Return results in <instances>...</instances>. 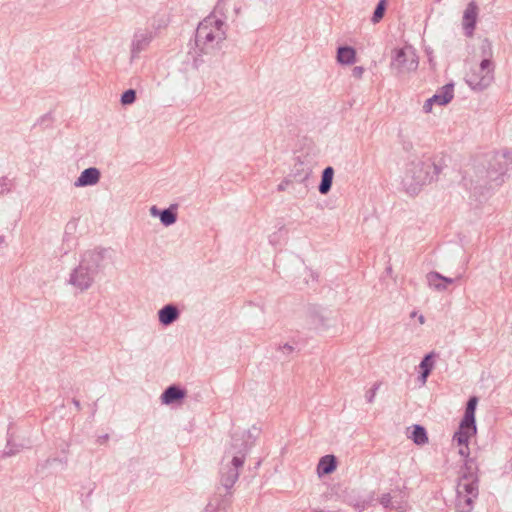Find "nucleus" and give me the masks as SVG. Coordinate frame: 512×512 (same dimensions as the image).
Returning a JSON list of instances; mask_svg holds the SVG:
<instances>
[{
  "label": "nucleus",
  "mask_w": 512,
  "mask_h": 512,
  "mask_svg": "<svg viewBox=\"0 0 512 512\" xmlns=\"http://www.w3.org/2000/svg\"><path fill=\"white\" fill-rule=\"evenodd\" d=\"M363 73H364V68L362 66H355L353 69H352V76L356 79H360L362 78L363 76Z\"/></svg>",
  "instance_id": "35"
},
{
  "label": "nucleus",
  "mask_w": 512,
  "mask_h": 512,
  "mask_svg": "<svg viewBox=\"0 0 512 512\" xmlns=\"http://www.w3.org/2000/svg\"><path fill=\"white\" fill-rule=\"evenodd\" d=\"M459 454H460V455H462V456H464V457H466V459H467V458H469V457H468V455H469V448H468V445H467V446H463L462 448H460V450H459Z\"/></svg>",
  "instance_id": "40"
},
{
  "label": "nucleus",
  "mask_w": 512,
  "mask_h": 512,
  "mask_svg": "<svg viewBox=\"0 0 512 512\" xmlns=\"http://www.w3.org/2000/svg\"><path fill=\"white\" fill-rule=\"evenodd\" d=\"M481 52H482V56H483V59L481 60L480 62V65L478 67L479 71L480 72H489L490 74L493 75L494 73V64L491 60V56H492V48H491V43L489 42L488 39H485L481 45Z\"/></svg>",
  "instance_id": "13"
},
{
  "label": "nucleus",
  "mask_w": 512,
  "mask_h": 512,
  "mask_svg": "<svg viewBox=\"0 0 512 512\" xmlns=\"http://www.w3.org/2000/svg\"><path fill=\"white\" fill-rule=\"evenodd\" d=\"M494 76L489 72H480L478 68L471 69L466 75L465 82L475 91H483L492 83Z\"/></svg>",
  "instance_id": "8"
},
{
  "label": "nucleus",
  "mask_w": 512,
  "mask_h": 512,
  "mask_svg": "<svg viewBox=\"0 0 512 512\" xmlns=\"http://www.w3.org/2000/svg\"><path fill=\"white\" fill-rule=\"evenodd\" d=\"M160 212H161V210L158 209L155 205L150 208V213H151L152 216H158L159 217V213Z\"/></svg>",
  "instance_id": "41"
},
{
  "label": "nucleus",
  "mask_w": 512,
  "mask_h": 512,
  "mask_svg": "<svg viewBox=\"0 0 512 512\" xmlns=\"http://www.w3.org/2000/svg\"><path fill=\"white\" fill-rule=\"evenodd\" d=\"M479 8L475 1H470L464 12L462 17V26L464 30V34L467 37H472L476 28L477 18H478Z\"/></svg>",
  "instance_id": "9"
},
{
  "label": "nucleus",
  "mask_w": 512,
  "mask_h": 512,
  "mask_svg": "<svg viewBox=\"0 0 512 512\" xmlns=\"http://www.w3.org/2000/svg\"><path fill=\"white\" fill-rule=\"evenodd\" d=\"M442 167L430 157H415L407 165L402 184L410 195L418 194L422 187L437 180Z\"/></svg>",
  "instance_id": "3"
},
{
  "label": "nucleus",
  "mask_w": 512,
  "mask_h": 512,
  "mask_svg": "<svg viewBox=\"0 0 512 512\" xmlns=\"http://www.w3.org/2000/svg\"><path fill=\"white\" fill-rule=\"evenodd\" d=\"M58 463L61 465V469H65L67 467V458H59V457H50L40 462L36 466V472L41 473L44 472L47 468L52 466L53 464Z\"/></svg>",
  "instance_id": "26"
},
{
  "label": "nucleus",
  "mask_w": 512,
  "mask_h": 512,
  "mask_svg": "<svg viewBox=\"0 0 512 512\" xmlns=\"http://www.w3.org/2000/svg\"><path fill=\"white\" fill-rule=\"evenodd\" d=\"M291 183V180L286 178L284 179L278 186H277V190L278 191H284L286 190L287 186Z\"/></svg>",
  "instance_id": "39"
},
{
  "label": "nucleus",
  "mask_w": 512,
  "mask_h": 512,
  "mask_svg": "<svg viewBox=\"0 0 512 512\" xmlns=\"http://www.w3.org/2000/svg\"><path fill=\"white\" fill-rule=\"evenodd\" d=\"M136 101V91L134 89H128L121 95L120 102L122 105H130Z\"/></svg>",
  "instance_id": "31"
},
{
  "label": "nucleus",
  "mask_w": 512,
  "mask_h": 512,
  "mask_svg": "<svg viewBox=\"0 0 512 512\" xmlns=\"http://www.w3.org/2000/svg\"><path fill=\"white\" fill-rule=\"evenodd\" d=\"M391 66L398 73L415 71L418 67V57L412 47L395 49Z\"/></svg>",
  "instance_id": "7"
},
{
  "label": "nucleus",
  "mask_w": 512,
  "mask_h": 512,
  "mask_svg": "<svg viewBox=\"0 0 512 512\" xmlns=\"http://www.w3.org/2000/svg\"><path fill=\"white\" fill-rule=\"evenodd\" d=\"M14 181L7 176L0 178V195L4 196L12 192Z\"/></svg>",
  "instance_id": "30"
},
{
  "label": "nucleus",
  "mask_w": 512,
  "mask_h": 512,
  "mask_svg": "<svg viewBox=\"0 0 512 512\" xmlns=\"http://www.w3.org/2000/svg\"><path fill=\"white\" fill-rule=\"evenodd\" d=\"M356 51L351 46H339L337 49V61L340 64L351 65L355 62Z\"/></svg>",
  "instance_id": "20"
},
{
  "label": "nucleus",
  "mask_w": 512,
  "mask_h": 512,
  "mask_svg": "<svg viewBox=\"0 0 512 512\" xmlns=\"http://www.w3.org/2000/svg\"><path fill=\"white\" fill-rule=\"evenodd\" d=\"M176 210V205H171L170 207L161 210V212L159 213V219L164 226H171L177 221Z\"/></svg>",
  "instance_id": "23"
},
{
  "label": "nucleus",
  "mask_w": 512,
  "mask_h": 512,
  "mask_svg": "<svg viewBox=\"0 0 512 512\" xmlns=\"http://www.w3.org/2000/svg\"><path fill=\"white\" fill-rule=\"evenodd\" d=\"M259 433V429L253 426L241 434H232L224 456V459L231 457V460L221 467L220 486L217 487L204 512H226L232 497L231 489L239 477L238 469L243 466L246 454L254 445Z\"/></svg>",
  "instance_id": "1"
},
{
  "label": "nucleus",
  "mask_w": 512,
  "mask_h": 512,
  "mask_svg": "<svg viewBox=\"0 0 512 512\" xmlns=\"http://www.w3.org/2000/svg\"><path fill=\"white\" fill-rule=\"evenodd\" d=\"M152 40V34L150 32H141L134 35L132 41L131 54L132 58L138 56V54L146 49Z\"/></svg>",
  "instance_id": "14"
},
{
  "label": "nucleus",
  "mask_w": 512,
  "mask_h": 512,
  "mask_svg": "<svg viewBox=\"0 0 512 512\" xmlns=\"http://www.w3.org/2000/svg\"><path fill=\"white\" fill-rule=\"evenodd\" d=\"M443 283L446 284L447 286L448 285H451L454 283V279L453 278H449V277H445L443 276V279H442Z\"/></svg>",
  "instance_id": "42"
},
{
  "label": "nucleus",
  "mask_w": 512,
  "mask_h": 512,
  "mask_svg": "<svg viewBox=\"0 0 512 512\" xmlns=\"http://www.w3.org/2000/svg\"><path fill=\"white\" fill-rule=\"evenodd\" d=\"M108 438H109L108 434L102 435V436L98 437L97 442L99 444H103L108 440Z\"/></svg>",
  "instance_id": "43"
},
{
  "label": "nucleus",
  "mask_w": 512,
  "mask_h": 512,
  "mask_svg": "<svg viewBox=\"0 0 512 512\" xmlns=\"http://www.w3.org/2000/svg\"><path fill=\"white\" fill-rule=\"evenodd\" d=\"M106 249H94L83 253L77 267L70 273L68 283L80 292L88 290L102 268Z\"/></svg>",
  "instance_id": "4"
},
{
  "label": "nucleus",
  "mask_w": 512,
  "mask_h": 512,
  "mask_svg": "<svg viewBox=\"0 0 512 512\" xmlns=\"http://www.w3.org/2000/svg\"><path fill=\"white\" fill-rule=\"evenodd\" d=\"M479 469L474 458H467L464 465L460 468L459 476H465L469 479L479 478Z\"/></svg>",
  "instance_id": "22"
},
{
  "label": "nucleus",
  "mask_w": 512,
  "mask_h": 512,
  "mask_svg": "<svg viewBox=\"0 0 512 512\" xmlns=\"http://www.w3.org/2000/svg\"><path fill=\"white\" fill-rule=\"evenodd\" d=\"M51 121H52L51 113H46L38 119L37 124L42 125V124L50 123Z\"/></svg>",
  "instance_id": "37"
},
{
  "label": "nucleus",
  "mask_w": 512,
  "mask_h": 512,
  "mask_svg": "<svg viewBox=\"0 0 512 512\" xmlns=\"http://www.w3.org/2000/svg\"><path fill=\"white\" fill-rule=\"evenodd\" d=\"M72 403L74 404L75 408L80 411L81 410V403L79 400H77L76 398H73L72 399Z\"/></svg>",
  "instance_id": "44"
},
{
  "label": "nucleus",
  "mask_w": 512,
  "mask_h": 512,
  "mask_svg": "<svg viewBox=\"0 0 512 512\" xmlns=\"http://www.w3.org/2000/svg\"><path fill=\"white\" fill-rule=\"evenodd\" d=\"M479 496V478L459 476L456 486V508L458 512H471Z\"/></svg>",
  "instance_id": "6"
},
{
  "label": "nucleus",
  "mask_w": 512,
  "mask_h": 512,
  "mask_svg": "<svg viewBox=\"0 0 512 512\" xmlns=\"http://www.w3.org/2000/svg\"><path fill=\"white\" fill-rule=\"evenodd\" d=\"M380 504L384 508H390V509H396L399 508L398 506L394 505L392 502V497L389 493L383 494L379 499Z\"/></svg>",
  "instance_id": "32"
},
{
  "label": "nucleus",
  "mask_w": 512,
  "mask_h": 512,
  "mask_svg": "<svg viewBox=\"0 0 512 512\" xmlns=\"http://www.w3.org/2000/svg\"><path fill=\"white\" fill-rule=\"evenodd\" d=\"M309 175H310V170H304L302 162H299L298 164L294 165L293 177L296 181L302 183L308 179Z\"/></svg>",
  "instance_id": "29"
},
{
  "label": "nucleus",
  "mask_w": 512,
  "mask_h": 512,
  "mask_svg": "<svg viewBox=\"0 0 512 512\" xmlns=\"http://www.w3.org/2000/svg\"><path fill=\"white\" fill-rule=\"evenodd\" d=\"M386 7H387V0H379V2L377 3V5L374 9L372 18H371V21L374 24L379 23L382 20V18L384 17L385 11H386Z\"/></svg>",
  "instance_id": "27"
},
{
  "label": "nucleus",
  "mask_w": 512,
  "mask_h": 512,
  "mask_svg": "<svg viewBox=\"0 0 512 512\" xmlns=\"http://www.w3.org/2000/svg\"><path fill=\"white\" fill-rule=\"evenodd\" d=\"M478 404V398L476 396H471L467 403L466 408L464 412V416L462 418V426H472L474 429L476 426V420H475V411Z\"/></svg>",
  "instance_id": "15"
},
{
  "label": "nucleus",
  "mask_w": 512,
  "mask_h": 512,
  "mask_svg": "<svg viewBox=\"0 0 512 512\" xmlns=\"http://www.w3.org/2000/svg\"><path fill=\"white\" fill-rule=\"evenodd\" d=\"M5 242V236L0 235V245H2Z\"/></svg>",
  "instance_id": "47"
},
{
  "label": "nucleus",
  "mask_w": 512,
  "mask_h": 512,
  "mask_svg": "<svg viewBox=\"0 0 512 512\" xmlns=\"http://www.w3.org/2000/svg\"><path fill=\"white\" fill-rule=\"evenodd\" d=\"M412 441L419 446H422L428 442V436L426 429L419 424H415L412 426V431L409 436Z\"/></svg>",
  "instance_id": "24"
},
{
  "label": "nucleus",
  "mask_w": 512,
  "mask_h": 512,
  "mask_svg": "<svg viewBox=\"0 0 512 512\" xmlns=\"http://www.w3.org/2000/svg\"><path fill=\"white\" fill-rule=\"evenodd\" d=\"M187 395L186 389L179 385L172 384L168 386L160 396L161 402L170 405L183 400Z\"/></svg>",
  "instance_id": "10"
},
{
  "label": "nucleus",
  "mask_w": 512,
  "mask_h": 512,
  "mask_svg": "<svg viewBox=\"0 0 512 512\" xmlns=\"http://www.w3.org/2000/svg\"><path fill=\"white\" fill-rule=\"evenodd\" d=\"M379 387L380 383H374L373 386L366 392L365 398L368 403H372L374 401V398Z\"/></svg>",
  "instance_id": "33"
},
{
  "label": "nucleus",
  "mask_w": 512,
  "mask_h": 512,
  "mask_svg": "<svg viewBox=\"0 0 512 512\" xmlns=\"http://www.w3.org/2000/svg\"><path fill=\"white\" fill-rule=\"evenodd\" d=\"M434 103H436V101H435V100H433V96H432L431 98L427 99V100L425 101L424 105H423V111H424L425 113H429V112H431V110H432V106H433V104H434Z\"/></svg>",
  "instance_id": "36"
},
{
  "label": "nucleus",
  "mask_w": 512,
  "mask_h": 512,
  "mask_svg": "<svg viewBox=\"0 0 512 512\" xmlns=\"http://www.w3.org/2000/svg\"><path fill=\"white\" fill-rule=\"evenodd\" d=\"M23 449V445L15 444L12 438L8 437L5 449L2 452V457H11L19 453Z\"/></svg>",
  "instance_id": "28"
},
{
  "label": "nucleus",
  "mask_w": 512,
  "mask_h": 512,
  "mask_svg": "<svg viewBox=\"0 0 512 512\" xmlns=\"http://www.w3.org/2000/svg\"><path fill=\"white\" fill-rule=\"evenodd\" d=\"M512 169V151L489 153L478 159L475 165V188L501 186Z\"/></svg>",
  "instance_id": "2"
},
{
  "label": "nucleus",
  "mask_w": 512,
  "mask_h": 512,
  "mask_svg": "<svg viewBox=\"0 0 512 512\" xmlns=\"http://www.w3.org/2000/svg\"><path fill=\"white\" fill-rule=\"evenodd\" d=\"M392 271V268L391 267H388L387 268V272L390 273Z\"/></svg>",
  "instance_id": "49"
},
{
  "label": "nucleus",
  "mask_w": 512,
  "mask_h": 512,
  "mask_svg": "<svg viewBox=\"0 0 512 512\" xmlns=\"http://www.w3.org/2000/svg\"><path fill=\"white\" fill-rule=\"evenodd\" d=\"M418 320H419V322H420L421 324H423V323L425 322V318H424V316H423V315H420V316L418 317Z\"/></svg>",
  "instance_id": "46"
},
{
  "label": "nucleus",
  "mask_w": 512,
  "mask_h": 512,
  "mask_svg": "<svg viewBox=\"0 0 512 512\" xmlns=\"http://www.w3.org/2000/svg\"><path fill=\"white\" fill-rule=\"evenodd\" d=\"M477 428L474 429L472 426H462V421L460 422L459 429L454 433L453 440L457 442L459 446H467L469 442V438L475 434Z\"/></svg>",
  "instance_id": "18"
},
{
  "label": "nucleus",
  "mask_w": 512,
  "mask_h": 512,
  "mask_svg": "<svg viewBox=\"0 0 512 512\" xmlns=\"http://www.w3.org/2000/svg\"><path fill=\"white\" fill-rule=\"evenodd\" d=\"M100 178V170L96 167H89L81 172L74 185L76 187L93 186L100 181Z\"/></svg>",
  "instance_id": "11"
},
{
  "label": "nucleus",
  "mask_w": 512,
  "mask_h": 512,
  "mask_svg": "<svg viewBox=\"0 0 512 512\" xmlns=\"http://www.w3.org/2000/svg\"><path fill=\"white\" fill-rule=\"evenodd\" d=\"M369 504V501H366V500H362V501H357L355 503H353L352 505L358 509L359 511H363L364 509H366V507L368 506Z\"/></svg>",
  "instance_id": "38"
},
{
  "label": "nucleus",
  "mask_w": 512,
  "mask_h": 512,
  "mask_svg": "<svg viewBox=\"0 0 512 512\" xmlns=\"http://www.w3.org/2000/svg\"><path fill=\"white\" fill-rule=\"evenodd\" d=\"M277 350L282 352L285 357H289L294 352L295 348L292 345L285 343L284 345H279Z\"/></svg>",
  "instance_id": "34"
},
{
  "label": "nucleus",
  "mask_w": 512,
  "mask_h": 512,
  "mask_svg": "<svg viewBox=\"0 0 512 512\" xmlns=\"http://www.w3.org/2000/svg\"><path fill=\"white\" fill-rule=\"evenodd\" d=\"M95 487H96V484L94 482L90 483L87 497H89L92 494V492L95 489Z\"/></svg>",
  "instance_id": "45"
},
{
  "label": "nucleus",
  "mask_w": 512,
  "mask_h": 512,
  "mask_svg": "<svg viewBox=\"0 0 512 512\" xmlns=\"http://www.w3.org/2000/svg\"><path fill=\"white\" fill-rule=\"evenodd\" d=\"M334 178V169L332 166L324 168L321 174V181L318 186V191L322 195H326L330 192Z\"/></svg>",
  "instance_id": "17"
},
{
  "label": "nucleus",
  "mask_w": 512,
  "mask_h": 512,
  "mask_svg": "<svg viewBox=\"0 0 512 512\" xmlns=\"http://www.w3.org/2000/svg\"><path fill=\"white\" fill-rule=\"evenodd\" d=\"M428 285L437 290V291H444L447 289V285L443 283V275L436 271L429 272L426 276Z\"/></svg>",
  "instance_id": "25"
},
{
  "label": "nucleus",
  "mask_w": 512,
  "mask_h": 512,
  "mask_svg": "<svg viewBox=\"0 0 512 512\" xmlns=\"http://www.w3.org/2000/svg\"><path fill=\"white\" fill-rule=\"evenodd\" d=\"M411 317H416V312L415 311L411 313Z\"/></svg>",
  "instance_id": "48"
},
{
  "label": "nucleus",
  "mask_w": 512,
  "mask_h": 512,
  "mask_svg": "<svg viewBox=\"0 0 512 512\" xmlns=\"http://www.w3.org/2000/svg\"><path fill=\"white\" fill-rule=\"evenodd\" d=\"M436 356L435 352H430L426 354L423 359L420 362V376L419 378L422 380V382H426L428 376L433 370L434 367V357Z\"/></svg>",
  "instance_id": "21"
},
{
  "label": "nucleus",
  "mask_w": 512,
  "mask_h": 512,
  "mask_svg": "<svg viewBox=\"0 0 512 512\" xmlns=\"http://www.w3.org/2000/svg\"><path fill=\"white\" fill-rule=\"evenodd\" d=\"M337 467V459L334 455H325L320 458L317 473L319 476L329 475L335 471Z\"/></svg>",
  "instance_id": "16"
},
{
  "label": "nucleus",
  "mask_w": 512,
  "mask_h": 512,
  "mask_svg": "<svg viewBox=\"0 0 512 512\" xmlns=\"http://www.w3.org/2000/svg\"><path fill=\"white\" fill-rule=\"evenodd\" d=\"M180 317V310L175 304H166L158 311V320L161 325L169 326Z\"/></svg>",
  "instance_id": "12"
},
{
  "label": "nucleus",
  "mask_w": 512,
  "mask_h": 512,
  "mask_svg": "<svg viewBox=\"0 0 512 512\" xmlns=\"http://www.w3.org/2000/svg\"><path fill=\"white\" fill-rule=\"evenodd\" d=\"M453 96L454 84L448 83L433 95V100H435L439 105H446L453 99Z\"/></svg>",
  "instance_id": "19"
},
{
  "label": "nucleus",
  "mask_w": 512,
  "mask_h": 512,
  "mask_svg": "<svg viewBox=\"0 0 512 512\" xmlns=\"http://www.w3.org/2000/svg\"><path fill=\"white\" fill-rule=\"evenodd\" d=\"M223 25L222 20L212 15L207 16L199 23L195 33V43L201 53H209L210 49H214L218 43L225 39Z\"/></svg>",
  "instance_id": "5"
}]
</instances>
